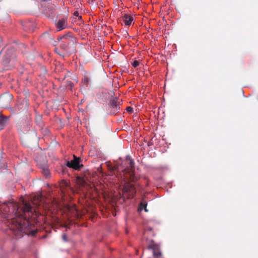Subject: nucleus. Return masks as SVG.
<instances>
[{
  "mask_svg": "<svg viewBox=\"0 0 258 258\" xmlns=\"http://www.w3.org/2000/svg\"><path fill=\"white\" fill-rule=\"evenodd\" d=\"M15 49L12 47L4 48L0 52V72L11 70L13 65Z\"/></svg>",
  "mask_w": 258,
  "mask_h": 258,
  "instance_id": "1",
  "label": "nucleus"
},
{
  "mask_svg": "<svg viewBox=\"0 0 258 258\" xmlns=\"http://www.w3.org/2000/svg\"><path fill=\"white\" fill-rule=\"evenodd\" d=\"M58 40H62L60 48L68 54H71L75 51L74 45L76 42V38L71 36L69 33L64 34L62 37H58Z\"/></svg>",
  "mask_w": 258,
  "mask_h": 258,
  "instance_id": "2",
  "label": "nucleus"
},
{
  "mask_svg": "<svg viewBox=\"0 0 258 258\" xmlns=\"http://www.w3.org/2000/svg\"><path fill=\"white\" fill-rule=\"evenodd\" d=\"M120 101L117 98H113L110 100L109 106L110 110V113L112 114L115 113L119 109Z\"/></svg>",
  "mask_w": 258,
  "mask_h": 258,
  "instance_id": "3",
  "label": "nucleus"
},
{
  "mask_svg": "<svg viewBox=\"0 0 258 258\" xmlns=\"http://www.w3.org/2000/svg\"><path fill=\"white\" fill-rule=\"evenodd\" d=\"M67 166L70 168L78 170L81 168L82 165H81L80 163L79 158L74 155V159L71 161H68Z\"/></svg>",
  "mask_w": 258,
  "mask_h": 258,
  "instance_id": "4",
  "label": "nucleus"
},
{
  "mask_svg": "<svg viewBox=\"0 0 258 258\" xmlns=\"http://www.w3.org/2000/svg\"><path fill=\"white\" fill-rule=\"evenodd\" d=\"M55 26L58 31H60L66 28L68 26L67 21V18H62L59 19L58 21L55 23Z\"/></svg>",
  "mask_w": 258,
  "mask_h": 258,
  "instance_id": "5",
  "label": "nucleus"
},
{
  "mask_svg": "<svg viewBox=\"0 0 258 258\" xmlns=\"http://www.w3.org/2000/svg\"><path fill=\"white\" fill-rule=\"evenodd\" d=\"M12 99V95L10 94H6L1 96L0 101L1 102V105L4 108L8 107L10 101Z\"/></svg>",
  "mask_w": 258,
  "mask_h": 258,
  "instance_id": "6",
  "label": "nucleus"
},
{
  "mask_svg": "<svg viewBox=\"0 0 258 258\" xmlns=\"http://www.w3.org/2000/svg\"><path fill=\"white\" fill-rule=\"evenodd\" d=\"M42 6L46 7L45 10L46 11L45 13H47L48 12H49L50 14H52L53 13L55 7L50 3L47 1H44L42 3Z\"/></svg>",
  "mask_w": 258,
  "mask_h": 258,
  "instance_id": "7",
  "label": "nucleus"
},
{
  "mask_svg": "<svg viewBox=\"0 0 258 258\" xmlns=\"http://www.w3.org/2000/svg\"><path fill=\"white\" fill-rule=\"evenodd\" d=\"M149 248L153 249V255L155 258H162L160 251L158 250V247L156 245H150Z\"/></svg>",
  "mask_w": 258,
  "mask_h": 258,
  "instance_id": "8",
  "label": "nucleus"
},
{
  "mask_svg": "<svg viewBox=\"0 0 258 258\" xmlns=\"http://www.w3.org/2000/svg\"><path fill=\"white\" fill-rule=\"evenodd\" d=\"M126 162L129 165V166L127 167L128 168L130 171H133L134 170L135 163L134 160L131 158L130 156H126Z\"/></svg>",
  "mask_w": 258,
  "mask_h": 258,
  "instance_id": "9",
  "label": "nucleus"
},
{
  "mask_svg": "<svg viewBox=\"0 0 258 258\" xmlns=\"http://www.w3.org/2000/svg\"><path fill=\"white\" fill-rule=\"evenodd\" d=\"M122 19L126 26L131 25L134 20L133 17L127 14H124Z\"/></svg>",
  "mask_w": 258,
  "mask_h": 258,
  "instance_id": "10",
  "label": "nucleus"
},
{
  "mask_svg": "<svg viewBox=\"0 0 258 258\" xmlns=\"http://www.w3.org/2000/svg\"><path fill=\"white\" fill-rule=\"evenodd\" d=\"M31 127L30 123L25 122L21 126L20 131L23 134H27L30 130Z\"/></svg>",
  "mask_w": 258,
  "mask_h": 258,
  "instance_id": "11",
  "label": "nucleus"
},
{
  "mask_svg": "<svg viewBox=\"0 0 258 258\" xmlns=\"http://www.w3.org/2000/svg\"><path fill=\"white\" fill-rule=\"evenodd\" d=\"M9 121V117L4 116L2 114L0 113V125L2 127L4 126L7 124Z\"/></svg>",
  "mask_w": 258,
  "mask_h": 258,
  "instance_id": "12",
  "label": "nucleus"
},
{
  "mask_svg": "<svg viewBox=\"0 0 258 258\" xmlns=\"http://www.w3.org/2000/svg\"><path fill=\"white\" fill-rule=\"evenodd\" d=\"M22 205L23 207L22 209L24 212H29L31 211L32 207L30 204L23 200Z\"/></svg>",
  "mask_w": 258,
  "mask_h": 258,
  "instance_id": "13",
  "label": "nucleus"
},
{
  "mask_svg": "<svg viewBox=\"0 0 258 258\" xmlns=\"http://www.w3.org/2000/svg\"><path fill=\"white\" fill-rule=\"evenodd\" d=\"M36 122L40 127V130H43V127H44V123L42 120V115H38L36 116Z\"/></svg>",
  "mask_w": 258,
  "mask_h": 258,
  "instance_id": "14",
  "label": "nucleus"
},
{
  "mask_svg": "<svg viewBox=\"0 0 258 258\" xmlns=\"http://www.w3.org/2000/svg\"><path fill=\"white\" fill-rule=\"evenodd\" d=\"M41 169L42 170V173L46 178H48L50 176L49 171L46 165H41Z\"/></svg>",
  "mask_w": 258,
  "mask_h": 258,
  "instance_id": "15",
  "label": "nucleus"
},
{
  "mask_svg": "<svg viewBox=\"0 0 258 258\" xmlns=\"http://www.w3.org/2000/svg\"><path fill=\"white\" fill-rule=\"evenodd\" d=\"M147 202L146 201L143 200L140 203V208L141 209H144L145 211L146 212H147L148 211V210L147 209Z\"/></svg>",
  "mask_w": 258,
  "mask_h": 258,
  "instance_id": "16",
  "label": "nucleus"
},
{
  "mask_svg": "<svg viewBox=\"0 0 258 258\" xmlns=\"http://www.w3.org/2000/svg\"><path fill=\"white\" fill-rule=\"evenodd\" d=\"M16 228L18 230V232H21L24 230V227L22 224L19 222H17Z\"/></svg>",
  "mask_w": 258,
  "mask_h": 258,
  "instance_id": "17",
  "label": "nucleus"
},
{
  "mask_svg": "<svg viewBox=\"0 0 258 258\" xmlns=\"http://www.w3.org/2000/svg\"><path fill=\"white\" fill-rule=\"evenodd\" d=\"M49 43L53 46H55L57 44V41L52 38H50L49 39Z\"/></svg>",
  "mask_w": 258,
  "mask_h": 258,
  "instance_id": "18",
  "label": "nucleus"
},
{
  "mask_svg": "<svg viewBox=\"0 0 258 258\" xmlns=\"http://www.w3.org/2000/svg\"><path fill=\"white\" fill-rule=\"evenodd\" d=\"M42 130V134H43V135L44 136H47L48 135L49 131L47 127H45V128L43 127V130Z\"/></svg>",
  "mask_w": 258,
  "mask_h": 258,
  "instance_id": "19",
  "label": "nucleus"
},
{
  "mask_svg": "<svg viewBox=\"0 0 258 258\" xmlns=\"http://www.w3.org/2000/svg\"><path fill=\"white\" fill-rule=\"evenodd\" d=\"M132 64L134 68H136L139 66V62L138 60H134Z\"/></svg>",
  "mask_w": 258,
  "mask_h": 258,
  "instance_id": "20",
  "label": "nucleus"
},
{
  "mask_svg": "<svg viewBox=\"0 0 258 258\" xmlns=\"http://www.w3.org/2000/svg\"><path fill=\"white\" fill-rule=\"evenodd\" d=\"M126 110L130 113H132L133 112V108L131 106L127 107Z\"/></svg>",
  "mask_w": 258,
  "mask_h": 258,
  "instance_id": "21",
  "label": "nucleus"
},
{
  "mask_svg": "<svg viewBox=\"0 0 258 258\" xmlns=\"http://www.w3.org/2000/svg\"><path fill=\"white\" fill-rule=\"evenodd\" d=\"M16 207L15 209L14 210L13 212H15L16 214L18 212L19 207L17 205L15 206Z\"/></svg>",
  "mask_w": 258,
  "mask_h": 258,
  "instance_id": "22",
  "label": "nucleus"
},
{
  "mask_svg": "<svg viewBox=\"0 0 258 258\" xmlns=\"http://www.w3.org/2000/svg\"><path fill=\"white\" fill-rule=\"evenodd\" d=\"M78 179L79 180V181H80V182L81 183V184H84V183L86 182L85 180L84 179H83V178H80V177H79V178H78Z\"/></svg>",
  "mask_w": 258,
  "mask_h": 258,
  "instance_id": "23",
  "label": "nucleus"
},
{
  "mask_svg": "<svg viewBox=\"0 0 258 258\" xmlns=\"http://www.w3.org/2000/svg\"><path fill=\"white\" fill-rule=\"evenodd\" d=\"M31 24L29 23H26L24 25H23V26L25 27V29H26L27 27H29Z\"/></svg>",
  "mask_w": 258,
  "mask_h": 258,
  "instance_id": "24",
  "label": "nucleus"
},
{
  "mask_svg": "<svg viewBox=\"0 0 258 258\" xmlns=\"http://www.w3.org/2000/svg\"><path fill=\"white\" fill-rule=\"evenodd\" d=\"M55 52L56 53H57L58 54H59L60 55H61L62 56H64L65 55V54H60L59 52V50L58 49V48H55Z\"/></svg>",
  "mask_w": 258,
  "mask_h": 258,
  "instance_id": "25",
  "label": "nucleus"
},
{
  "mask_svg": "<svg viewBox=\"0 0 258 258\" xmlns=\"http://www.w3.org/2000/svg\"><path fill=\"white\" fill-rule=\"evenodd\" d=\"M62 238L65 241H67V236L66 235L64 234L62 235Z\"/></svg>",
  "mask_w": 258,
  "mask_h": 258,
  "instance_id": "26",
  "label": "nucleus"
},
{
  "mask_svg": "<svg viewBox=\"0 0 258 258\" xmlns=\"http://www.w3.org/2000/svg\"><path fill=\"white\" fill-rule=\"evenodd\" d=\"M74 15L75 16H79V13L77 11H76V12H75L74 13Z\"/></svg>",
  "mask_w": 258,
  "mask_h": 258,
  "instance_id": "27",
  "label": "nucleus"
},
{
  "mask_svg": "<svg viewBox=\"0 0 258 258\" xmlns=\"http://www.w3.org/2000/svg\"><path fill=\"white\" fill-rule=\"evenodd\" d=\"M95 1V0H88V2H89V3H91H91H92V2H93L94 1Z\"/></svg>",
  "mask_w": 258,
  "mask_h": 258,
  "instance_id": "28",
  "label": "nucleus"
},
{
  "mask_svg": "<svg viewBox=\"0 0 258 258\" xmlns=\"http://www.w3.org/2000/svg\"><path fill=\"white\" fill-rule=\"evenodd\" d=\"M32 234H33V235H35V233H36V232H35V231H32Z\"/></svg>",
  "mask_w": 258,
  "mask_h": 258,
  "instance_id": "29",
  "label": "nucleus"
},
{
  "mask_svg": "<svg viewBox=\"0 0 258 258\" xmlns=\"http://www.w3.org/2000/svg\"><path fill=\"white\" fill-rule=\"evenodd\" d=\"M11 206H14L12 203H11L10 205Z\"/></svg>",
  "mask_w": 258,
  "mask_h": 258,
  "instance_id": "30",
  "label": "nucleus"
}]
</instances>
